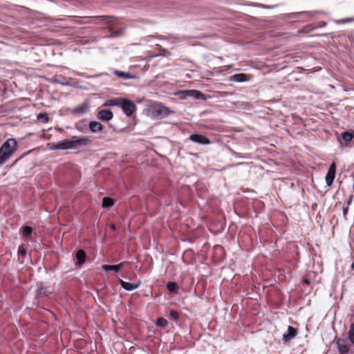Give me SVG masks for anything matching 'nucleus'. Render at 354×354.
Instances as JSON below:
<instances>
[{"instance_id":"7","label":"nucleus","mask_w":354,"mask_h":354,"mask_svg":"<svg viewBox=\"0 0 354 354\" xmlns=\"http://www.w3.org/2000/svg\"><path fill=\"white\" fill-rule=\"evenodd\" d=\"M189 140L194 142L201 145L210 144V140L207 137L200 134H192L189 136Z\"/></svg>"},{"instance_id":"15","label":"nucleus","mask_w":354,"mask_h":354,"mask_svg":"<svg viewBox=\"0 0 354 354\" xmlns=\"http://www.w3.org/2000/svg\"><path fill=\"white\" fill-rule=\"evenodd\" d=\"M122 98H113L106 100L103 106L108 107V106H120V104L122 102Z\"/></svg>"},{"instance_id":"17","label":"nucleus","mask_w":354,"mask_h":354,"mask_svg":"<svg viewBox=\"0 0 354 354\" xmlns=\"http://www.w3.org/2000/svg\"><path fill=\"white\" fill-rule=\"evenodd\" d=\"M88 127L90 130L93 133L101 131L103 129L102 124L96 121L91 122Z\"/></svg>"},{"instance_id":"8","label":"nucleus","mask_w":354,"mask_h":354,"mask_svg":"<svg viewBox=\"0 0 354 354\" xmlns=\"http://www.w3.org/2000/svg\"><path fill=\"white\" fill-rule=\"evenodd\" d=\"M297 335V329L293 328L292 326H289L288 327L287 331L283 335V340L285 342H289L291 339H294Z\"/></svg>"},{"instance_id":"21","label":"nucleus","mask_w":354,"mask_h":354,"mask_svg":"<svg viewBox=\"0 0 354 354\" xmlns=\"http://www.w3.org/2000/svg\"><path fill=\"white\" fill-rule=\"evenodd\" d=\"M114 203L112 198L109 197H105L102 201V207L104 208L111 207L113 205Z\"/></svg>"},{"instance_id":"5","label":"nucleus","mask_w":354,"mask_h":354,"mask_svg":"<svg viewBox=\"0 0 354 354\" xmlns=\"http://www.w3.org/2000/svg\"><path fill=\"white\" fill-rule=\"evenodd\" d=\"M336 173V165L333 162L329 167L328 172L325 177L326 183L328 186H330L335 179Z\"/></svg>"},{"instance_id":"13","label":"nucleus","mask_w":354,"mask_h":354,"mask_svg":"<svg viewBox=\"0 0 354 354\" xmlns=\"http://www.w3.org/2000/svg\"><path fill=\"white\" fill-rule=\"evenodd\" d=\"M86 253L82 250H79L76 253V259L75 266L81 267L85 262L86 259Z\"/></svg>"},{"instance_id":"30","label":"nucleus","mask_w":354,"mask_h":354,"mask_svg":"<svg viewBox=\"0 0 354 354\" xmlns=\"http://www.w3.org/2000/svg\"><path fill=\"white\" fill-rule=\"evenodd\" d=\"M110 227H111V228L112 230H115V228H116V227H115V225L114 224H111V225H110Z\"/></svg>"},{"instance_id":"27","label":"nucleus","mask_w":354,"mask_h":354,"mask_svg":"<svg viewBox=\"0 0 354 354\" xmlns=\"http://www.w3.org/2000/svg\"><path fill=\"white\" fill-rule=\"evenodd\" d=\"M26 254V250L25 248H24V246L22 245H20L18 248V254L19 256H21V257H25Z\"/></svg>"},{"instance_id":"28","label":"nucleus","mask_w":354,"mask_h":354,"mask_svg":"<svg viewBox=\"0 0 354 354\" xmlns=\"http://www.w3.org/2000/svg\"><path fill=\"white\" fill-rule=\"evenodd\" d=\"M169 316L174 320H177L178 319V313L174 310L169 311Z\"/></svg>"},{"instance_id":"26","label":"nucleus","mask_w":354,"mask_h":354,"mask_svg":"<svg viewBox=\"0 0 354 354\" xmlns=\"http://www.w3.org/2000/svg\"><path fill=\"white\" fill-rule=\"evenodd\" d=\"M349 338L350 340L354 343V323L351 324V328L349 330Z\"/></svg>"},{"instance_id":"25","label":"nucleus","mask_w":354,"mask_h":354,"mask_svg":"<svg viewBox=\"0 0 354 354\" xmlns=\"http://www.w3.org/2000/svg\"><path fill=\"white\" fill-rule=\"evenodd\" d=\"M156 325L165 328L168 325V322L163 317H159L156 321Z\"/></svg>"},{"instance_id":"32","label":"nucleus","mask_w":354,"mask_h":354,"mask_svg":"<svg viewBox=\"0 0 354 354\" xmlns=\"http://www.w3.org/2000/svg\"><path fill=\"white\" fill-rule=\"evenodd\" d=\"M305 283H308V281L307 279H305L304 280Z\"/></svg>"},{"instance_id":"18","label":"nucleus","mask_w":354,"mask_h":354,"mask_svg":"<svg viewBox=\"0 0 354 354\" xmlns=\"http://www.w3.org/2000/svg\"><path fill=\"white\" fill-rule=\"evenodd\" d=\"M230 80L236 82H243L247 80V76L245 74L239 73L232 75Z\"/></svg>"},{"instance_id":"4","label":"nucleus","mask_w":354,"mask_h":354,"mask_svg":"<svg viewBox=\"0 0 354 354\" xmlns=\"http://www.w3.org/2000/svg\"><path fill=\"white\" fill-rule=\"evenodd\" d=\"M170 111L167 107L162 106L161 104H156L153 106L152 114L157 118H163L168 115Z\"/></svg>"},{"instance_id":"16","label":"nucleus","mask_w":354,"mask_h":354,"mask_svg":"<svg viewBox=\"0 0 354 354\" xmlns=\"http://www.w3.org/2000/svg\"><path fill=\"white\" fill-rule=\"evenodd\" d=\"M336 344L340 353L344 354L348 352V348L343 339H336Z\"/></svg>"},{"instance_id":"19","label":"nucleus","mask_w":354,"mask_h":354,"mask_svg":"<svg viewBox=\"0 0 354 354\" xmlns=\"http://www.w3.org/2000/svg\"><path fill=\"white\" fill-rule=\"evenodd\" d=\"M33 229L30 226H26L23 228L22 235L26 240H30Z\"/></svg>"},{"instance_id":"1","label":"nucleus","mask_w":354,"mask_h":354,"mask_svg":"<svg viewBox=\"0 0 354 354\" xmlns=\"http://www.w3.org/2000/svg\"><path fill=\"white\" fill-rule=\"evenodd\" d=\"M16 150V140L13 138L8 139L0 148V165L4 164Z\"/></svg>"},{"instance_id":"20","label":"nucleus","mask_w":354,"mask_h":354,"mask_svg":"<svg viewBox=\"0 0 354 354\" xmlns=\"http://www.w3.org/2000/svg\"><path fill=\"white\" fill-rule=\"evenodd\" d=\"M115 74L117 76H118L120 77H122V78H124V79H133V78L136 77L135 75L123 72V71H115Z\"/></svg>"},{"instance_id":"2","label":"nucleus","mask_w":354,"mask_h":354,"mask_svg":"<svg viewBox=\"0 0 354 354\" xmlns=\"http://www.w3.org/2000/svg\"><path fill=\"white\" fill-rule=\"evenodd\" d=\"M91 139L88 136L73 137L71 139V149H80L89 146Z\"/></svg>"},{"instance_id":"31","label":"nucleus","mask_w":354,"mask_h":354,"mask_svg":"<svg viewBox=\"0 0 354 354\" xmlns=\"http://www.w3.org/2000/svg\"><path fill=\"white\" fill-rule=\"evenodd\" d=\"M351 268L354 270V261L351 264Z\"/></svg>"},{"instance_id":"23","label":"nucleus","mask_w":354,"mask_h":354,"mask_svg":"<svg viewBox=\"0 0 354 354\" xmlns=\"http://www.w3.org/2000/svg\"><path fill=\"white\" fill-rule=\"evenodd\" d=\"M37 118L38 120L41 121L44 123H46L49 120L48 115L46 113H40L37 115Z\"/></svg>"},{"instance_id":"29","label":"nucleus","mask_w":354,"mask_h":354,"mask_svg":"<svg viewBox=\"0 0 354 354\" xmlns=\"http://www.w3.org/2000/svg\"><path fill=\"white\" fill-rule=\"evenodd\" d=\"M351 21H352L351 18H345V19H341L340 21H339V23L345 24V23L350 22Z\"/></svg>"},{"instance_id":"33","label":"nucleus","mask_w":354,"mask_h":354,"mask_svg":"<svg viewBox=\"0 0 354 354\" xmlns=\"http://www.w3.org/2000/svg\"><path fill=\"white\" fill-rule=\"evenodd\" d=\"M272 7H270L268 6H266V8L268 9V8H271Z\"/></svg>"},{"instance_id":"9","label":"nucleus","mask_w":354,"mask_h":354,"mask_svg":"<svg viewBox=\"0 0 354 354\" xmlns=\"http://www.w3.org/2000/svg\"><path fill=\"white\" fill-rule=\"evenodd\" d=\"M97 117L101 120L109 121L113 118V114L112 111L109 109L99 110Z\"/></svg>"},{"instance_id":"11","label":"nucleus","mask_w":354,"mask_h":354,"mask_svg":"<svg viewBox=\"0 0 354 354\" xmlns=\"http://www.w3.org/2000/svg\"><path fill=\"white\" fill-rule=\"evenodd\" d=\"M53 292V288L51 287H40L38 288L36 291V297L37 298H41L50 295Z\"/></svg>"},{"instance_id":"24","label":"nucleus","mask_w":354,"mask_h":354,"mask_svg":"<svg viewBox=\"0 0 354 354\" xmlns=\"http://www.w3.org/2000/svg\"><path fill=\"white\" fill-rule=\"evenodd\" d=\"M168 290L171 292H175L178 289V286L175 282H168L167 284Z\"/></svg>"},{"instance_id":"6","label":"nucleus","mask_w":354,"mask_h":354,"mask_svg":"<svg viewBox=\"0 0 354 354\" xmlns=\"http://www.w3.org/2000/svg\"><path fill=\"white\" fill-rule=\"evenodd\" d=\"M50 149L53 150H66L71 149V139H66L57 143H53Z\"/></svg>"},{"instance_id":"12","label":"nucleus","mask_w":354,"mask_h":354,"mask_svg":"<svg viewBox=\"0 0 354 354\" xmlns=\"http://www.w3.org/2000/svg\"><path fill=\"white\" fill-rule=\"evenodd\" d=\"M119 282H120V284L121 285V286L124 289H125L126 290H128V291H131L133 290L138 288L140 286V283H141L140 281H138L135 283H131L129 282L124 281L122 279H120Z\"/></svg>"},{"instance_id":"10","label":"nucleus","mask_w":354,"mask_h":354,"mask_svg":"<svg viewBox=\"0 0 354 354\" xmlns=\"http://www.w3.org/2000/svg\"><path fill=\"white\" fill-rule=\"evenodd\" d=\"M88 109H89V105L88 104V103H83L81 105H80L79 106L74 108L71 111V113L73 115L80 116V115H84L86 113H87L88 111Z\"/></svg>"},{"instance_id":"14","label":"nucleus","mask_w":354,"mask_h":354,"mask_svg":"<svg viewBox=\"0 0 354 354\" xmlns=\"http://www.w3.org/2000/svg\"><path fill=\"white\" fill-rule=\"evenodd\" d=\"M127 263V262H122L118 265H103L102 269L105 271H114L118 272L120 269Z\"/></svg>"},{"instance_id":"3","label":"nucleus","mask_w":354,"mask_h":354,"mask_svg":"<svg viewBox=\"0 0 354 354\" xmlns=\"http://www.w3.org/2000/svg\"><path fill=\"white\" fill-rule=\"evenodd\" d=\"M120 107L127 116H131L136 111L135 104L127 99L122 98Z\"/></svg>"},{"instance_id":"22","label":"nucleus","mask_w":354,"mask_h":354,"mask_svg":"<svg viewBox=\"0 0 354 354\" xmlns=\"http://www.w3.org/2000/svg\"><path fill=\"white\" fill-rule=\"evenodd\" d=\"M353 138L354 133H350L348 131H344L342 133V139L346 142H351Z\"/></svg>"}]
</instances>
